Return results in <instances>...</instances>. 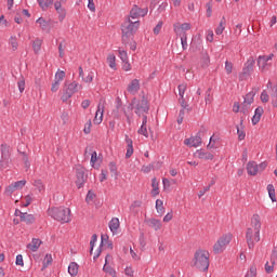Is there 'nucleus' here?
Segmentation results:
<instances>
[{
    "instance_id": "nucleus-62",
    "label": "nucleus",
    "mask_w": 277,
    "mask_h": 277,
    "mask_svg": "<svg viewBox=\"0 0 277 277\" xmlns=\"http://www.w3.org/2000/svg\"><path fill=\"white\" fill-rule=\"evenodd\" d=\"M271 261H275V263H277V246L273 248Z\"/></svg>"
},
{
    "instance_id": "nucleus-22",
    "label": "nucleus",
    "mask_w": 277,
    "mask_h": 277,
    "mask_svg": "<svg viewBox=\"0 0 277 277\" xmlns=\"http://www.w3.org/2000/svg\"><path fill=\"white\" fill-rule=\"evenodd\" d=\"M195 157H197V159H205L206 161H213V154L199 149L195 153Z\"/></svg>"
},
{
    "instance_id": "nucleus-12",
    "label": "nucleus",
    "mask_w": 277,
    "mask_h": 277,
    "mask_svg": "<svg viewBox=\"0 0 277 277\" xmlns=\"http://www.w3.org/2000/svg\"><path fill=\"white\" fill-rule=\"evenodd\" d=\"M87 180H88V176H85V169L81 166H78L76 168V185L78 189H81V187L85 185Z\"/></svg>"
},
{
    "instance_id": "nucleus-39",
    "label": "nucleus",
    "mask_w": 277,
    "mask_h": 277,
    "mask_svg": "<svg viewBox=\"0 0 277 277\" xmlns=\"http://www.w3.org/2000/svg\"><path fill=\"white\" fill-rule=\"evenodd\" d=\"M275 261L271 260L269 262L265 263V272L266 274H274V268L276 267Z\"/></svg>"
},
{
    "instance_id": "nucleus-59",
    "label": "nucleus",
    "mask_w": 277,
    "mask_h": 277,
    "mask_svg": "<svg viewBox=\"0 0 277 277\" xmlns=\"http://www.w3.org/2000/svg\"><path fill=\"white\" fill-rule=\"evenodd\" d=\"M15 265H19V267L25 266V262H23V255L22 254L16 255Z\"/></svg>"
},
{
    "instance_id": "nucleus-47",
    "label": "nucleus",
    "mask_w": 277,
    "mask_h": 277,
    "mask_svg": "<svg viewBox=\"0 0 277 277\" xmlns=\"http://www.w3.org/2000/svg\"><path fill=\"white\" fill-rule=\"evenodd\" d=\"M34 201V196L32 195H27L24 197V202H23V207H29L31 205V202Z\"/></svg>"
},
{
    "instance_id": "nucleus-61",
    "label": "nucleus",
    "mask_w": 277,
    "mask_h": 277,
    "mask_svg": "<svg viewBox=\"0 0 277 277\" xmlns=\"http://www.w3.org/2000/svg\"><path fill=\"white\" fill-rule=\"evenodd\" d=\"M161 27H163V22H159L157 26L154 28V34L158 36L161 32Z\"/></svg>"
},
{
    "instance_id": "nucleus-1",
    "label": "nucleus",
    "mask_w": 277,
    "mask_h": 277,
    "mask_svg": "<svg viewBox=\"0 0 277 277\" xmlns=\"http://www.w3.org/2000/svg\"><path fill=\"white\" fill-rule=\"evenodd\" d=\"M261 215L253 214L251 224L246 232V241L249 250H254V246L261 241Z\"/></svg>"
},
{
    "instance_id": "nucleus-43",
    "label": "nucleus",
    "mask_w": 277,
    "mask_h": 277,
    "mask_svg": "<svg viewBox=\"0 0 277 277\" xmlns=\"http://www.w3.org/2000/svg\"><path fill=\"white\" fill-rule=\"evenodd\" d=\"M96 163H98V154H96V151H93L91 154V166H92V168H98V166H96Z\"/></svg>"
},
{
    "instance_id": "nucleus-15",
    "label": "nucleus",
    "mask_w": 277,
    "mask_h": 277,
    "mask_svg": "<svg viewBox=\"0 0 277 277\" xmlns=\"http://www.w3.org/2000/svg\"><path fill=\"white\" fill-rule=\"evenodd\" d=\"M79 77L82 79L83 83H92L94 81V71L87 70L83 71V67H79Z\"/></svg>"
},
{
    "instance_id": "nucleus-55",
    "label": "nucleus",
    "mask_w": 277,
    "mask_h": 277,
    "mask_svg": "<svg viewBox=\"0 0 277 277\" xmlns=\"http://www.w3.org/2000/svg\"><path fill=\"white\" fill-rule=\"evenodd\" d=\"M237 135L238 140L241 142L242 140H246V131L237 127Z\"/></svg>"
},
{
    "instance_id": "nucleus-8",
    "label": "nucleus",
    "mask_w": 277,
    "mask_h": 277,
    "mask_svg": "<svg viewBox=\"0 0 277 277\" xmlns=\"http://www.w3.org/2000/svg\"><path fill=\"white\" fill-rule=\"evenodd\" d=\"M256 64V61L253 56H250L247 62L243 65L242 71L239 74V80L246 81L247 79H250V75L254 71V65Z\"/></svg>"
},
{
    "instance_id": "nucleus-24",
    "label": "nucleus",
    "mask_w": 277,
    "mask_h": 277,
    "mask_svg": "<svg viewBox=\"0 0 277 277\" xmlns=\"http://www.w3.org/2000/svg\"><path fill=\"white\" fill-rule=\"evenodd\" d=\"M37 25H39V28L41 29V31H47V34H49V31H51V23H49V21L44 19V17H39L36 21Z\"/></svg>"
},
{
    "instance_id": "nucleus-14",
    "label": "nucleus",
    "mask_w": 277,
    "mask_h": 277,
    "mask_svg": "<svg viewBox=\"0 0 277 277\" xmlns=\"http://www.w3.org/2000/svg\"><path fill=\"white\" fill-rule=\"evenodd\" d=\"M148 14V9H141L137 5H134L130 11V21H137L140 16H146Z\"/></svg>"
},
{
    "instance_id": "nucleus-63",
    "label": "nucleus",
    "mask_w": 277,
    "mask_h": 277,
    "mask_svg": "<svg viewBox=\"0 0 277 277\" xmlns=\"http://www.w3.org/2000/svg\"><path fill=\"white\" fill-rule=\"evenodd\" d=\"M183 50H187V37H180Z\"/></svg>"
},
{
    "instance_id": "nucleus-3",
    "label": "nucleus",
    "mask_w": 277,
    "mask_h": 277,
    "mask_svg": "<svg viewBox=\"0 0 277 277\" xmlns=\"http://www.w3.org/2000/svg\"><path fill=\"white\" fill-rule=\"evenodd\" d=\"M140 29V21H132L127 18L121 25L122 40L128 42L129 38H133V35Z\"/></svg>"
},
{
    "instance_id": "nucleus-2",
    "label": "nucleus",
    "mask_w": 277,
    "mask_h": 277,
    "mask_svg": "<svg viewBox=\"0 0 277 277\" xmlns=\"http://www.w3.org/2000/svg\"><path fill=\"white\" fill-rule=\"evenodd\" d=\"M211 253L207 249H198L194 253L193 267L198 269V272H209Z\"/></svg>"
},
{
    "instance_id": "nucleus-48",
    "label": "nucleus",
    "mask_w": 277,
    "mask_h": 277,
    "mask_svg": "<svg viewBox=\"0 0 277 277\" xmlns=\"http://www.w3.org/2000/svg\"><path fill=\"white\" fill-rule=\"evenodd\" d=\"M53 263V256L51 254H47L43 259V267H49Z\"/></svg>"
},
{
    "instance_id": "nucleus-5",
    "label": "nucleus",
    "mask_w": 277,
    "mask_h": 277,
    "mask_svg": "<svg viewBox=\"0 0 277 277\" xmlns=\"http://www.w3.org/2000/svg\"><path fill=\"white\" fill-rule=\"evenodd\" d=\"M79 90H83V85H81L79 82L77 81H72L70 83L65 82L63 87L62 101L66 103V101H68V98H71L72 94H77Z\"/></svg>"
},
{
    "instance_id": "nucleus-27",
    "label": "nucleus",
    "mask_w": 277,
    "mask_h": 277,
    "mask_svg": "<svg viewBox=\"0 0 277 277\" xmlns=\"http://www.w3.org/2000/svg\"><path fill=\"white\" fill-rule=\"evenodd\" d=\"M40 246H42V240L38 238H32L31 242L27 245V248L28 250H30V252H38Z\"/></svg>"
},
{
    "instance_id": "nucleus-40",
    "label": "nucleus",
    "mask_w": 277,
    "mask_h": 277,
    "mask_svg": "<svg viewBox=\"0 0 277 277\" xmlns=\"http://www.w3.org/2000/svg\"><path fill=\"white\" fill-rule=\"evenodd\" d=\"M156 211L160 215H163V213H166V208L163 207V200L161 199L156 200Z\"/></svg>"
},
{
    "instance_id": "nucleus-6",
    "label": "nucleus",
    "mask_w": 277,
    "mask_h": 277,
    "mask_svg": "<svg viewBox=\"0 0 277 277\" xmlns=\"http://www.w3.org/2000/svg\"><path fill=\"white\" fill-rule=\"evenodd\" d=\"M230 241H233V234H223L213 246L214 254H222L228 248Z\"/></svg>"
},
{
    "instance_id": "nucleus-42",
    "label": "nucleus",
    "mask_w": 277,
    "mask_h": 277,
    "mask_svg": "<svg viewBox=\"0 0 277 277\" xmlns=\"http://www.w3.org/2000/svg\"><path fill=\"white\" fill-rule=\"evenodd\" d=\"M9 44L12 51H16L18 49V40L16 39V37H11L9 40Z\"/></svg>"
},
{
    "instance_id": "nucleus-64",
    "label": "nucleus",
    "mask_w": 277,
    "mask_h": 277,
    "mask_svg": "<svg viewBox=\"0 0 277 277\" xmlns=\"http://www.w3.org/2000/svg\"><path fill=\"white\" fill-rule=\"evenodd\" d=\"M213 30H208L207 31V36L206 39L208 40V42H213Z\"/></svg>"
},
{
    "instance_id": "nucleus-16",
    "label": "nucleus",
    "mask_w": 277,
    "mask_h": 277,
    "mask_svg": "<svg viewBox=\"0 0 277 277\" xmlns=\"http://www.w3.org/2000/svg\"><path fill=\"white\" fill-rule=\"evenodd\" d=\"M103 114H105V102H100L93 119L94 124H101L103 122Z\"/></svg>"
},
{
    "instance_id": "nucleus-37",
    "label": "nucleus",
    "mask_w": 277,
    "mask_h": 277,
    "mask_svg": "<svg viewBox=\"0 0 277 277\" xmlns=\"http://www.w3.org/2000/svg\"><path fill=\"white\" fill-rule=\"evenodd\" d=\"M224 29H226V18L223 17L215 29L216 36H222L224 34Z\"/></svg>"
},
{
    "instance_id": "nucleus-23",
    "label": "nucleus",
    "mask_w": 277,
    "mask_h": 277,
    "mask_svg": "<svg viewBox=\"0 0 277 277\" xmlns=\"http://www.w3.org/2000/svg\"><path fill=\"white\" fill-rule=\"evenodd\" d=\"M254 103V92H250L245 96V101L242 104V111L243 114H246V111H248V107H250V105Z\"/></svg>"
},
{
    "instance_id": "nucleus-21",
    "label": "nucleus",
    "mask_w": 277,
    "mask_h": 277,
    "mask_svg": "<svg viewBox=\"0 0 277 277\" xmlns=\"http://www.w3.org/2000/svg\"><path fill=\"white\" fill-rule=\"evenodd\" d=\"M16 215H18L19 220L22 222H25L26 224H34V222H36V216H34V214H28V213H23L21 211H16Z\"/></svg>"
},
{
    "instance_id": "nucleus-11",
    "label": "nucleus",
    "mask_w": 277,
    "mask_h": 277,
    "mask_svg": "<svg viewBox=\"0 0 277 277\" xmlns=\"http://www.w3.org/2000/svg\"><path fill=\"white\" fill-rule=\"evenodd\" d=\"M189 29H192V24L189 23H175L173 25V31L175 34V36H177V38H185L187 37V31H189Z\"/></svg>"
},
{
    "instance_id": "nucleus-36",
    "label": "nucleus",
    "mask_w": 277,
    "mask_h": 277,
    "mask_svg": "<svg viewBox=\"0 0 277 277\" xmlns=\"http://www.w3.org/2000/svg\"><path fill=\"white\" fill-rule=\"evenodd\" d=\"M118 228H120V220H118V217L111 219L109 222V229L115 234Z\"/></svg>"
},
{
    "instance_id": "nucleus-50",
    "label": "nucleus",
    "mask_w": 277,
    "mask_h": 277,
    "mask_svg": "<svg viewBox=\"0 0 277 277\" xmlns=\"http://www.w3.org/2000/svg\"><path fill=\"white\" fill-rule=\"evenodd\" d=\"M173 219H174V213L171 211V212H168V213L163 216L162 222H164L166 224H168V222H172Z\"/></svg>"
},
{
    "instance_id": "nucleus-58",
    "label": "nucleus",
    "mask_w": 277,
    "mask_h": 277,
    "mask_svg": "<svg viewBox=\"0 0 277 277\" xmlns=\"http://www.w3.org/2000/svg\"><path fill=\"white\" fill-rule=\"evenodd\" d=\"M37 2L39 3L41 10L47 11L49 9V3L48 1L45 0H37Z\"/></svg>"
},
{
    "instance_id": "nucleus-52",
    "label": "nucleus",
    "mask_w": 277,
    "mask_h": 277,
    "mask_svg": "<svg viewBox=\"0 0 277 277\" xmlns=\"http://www.w3.org/2000/svg\"><path fill=\"white\" fill-rule=\"evenodd\" d=\"M17 88H18L21 94H23V92H25V78H22L18 80Z\"/></svg>"
},
{
    "instance_id": "nucleus-60",
    "label": "nucleus",
    "mask_w": 277,
    "mask_h": 277,
    "mask_svg": "<svg viewBox=\"0 0 277 277\" xmlns=\"http://www.w3.org/2000/svg\"><path fill=\"white\" fill-rule=\"evenodd\" d=\"M122 69L126 72H129V70H131V63H129V60L128 61H122Z\"/></svg>"
},
{
    "instance_id": "nucleus-33",
    "label": "nucleus",
    "mask_w": 277,
    "mask_h": 277,
    "mask_svg": "<svg viewBox=\"0 0 277 277\" xmlns=\"http://www.w3.org/2000/svg\"><path fill=\"white\" fill-rule=\"evenodd\" d=\"M68 274L71 277H75V276H77V274H79V264H77V262H71L68 265Z\"/></svg>"
},
{
    "instance_id": "nucleus-17",
    "label": "nucleus",
    "mask_w": 277,
    "mask_h": 277,
    "mask_svg": "<svg viewBox=\"0 0 277 277\" xmlns=\"http://www.w3.org/2000/svg\"><path fill=\"white\" fill-rule=\"evenodd\" d=\"M27 185V181L25 180H21L17 182H14L13 184H11L6 189H5V194L12 195L14 194V192L18 190V189H23V187Z\"/></svg>"
},
{
    "instance_id": "nucleus-20",
    "label": "nucleus",
    "mask_w": 277,
    "mask_h": 277,
    "mask_svg": "<svg viewBox=\"0 0 277 277\" xmlns=\"http://www.w3.org/2000/svg\"><path fill=\"white\" fill-rule=\"evenodd\" d=\"M184 144L185 146H189V148H198V146L202 144V138H200V136H193L190 138H186Z\"/></svg>"
},
{
    "instance_id": "nucleus-25",
    "label": "nucleus",
    "mask_w": 277,
    "mask_h": 277,
    "mask_svg": "<svg viewBox=\"0 0 277 277\" xmlns=\"http://www.w3.org/2000/svg\"><path fill=\"white\" fill-rule=\"evenodd\" d=\"M146 222L149 228H153V230H161V228H163V224L159 221V219L153 217L148 219Z\"/></svg>"
},
{
    "instance_id": "nucleus-35",
    "label": "nucleus",
    "mask_w": 277,
    "mask_h": 277,
    "mask_svg": "<svg viewBox=\"0 0 277 277\" xmlns=\"http://www.w3.org/2000/svg\"><path fill=\"white\" fill-rule=\"evenodd\" d=\"M207 148H220V137L215 135L211 136Z\"/></svg>"
},
{
    "instance_id": "nucleus-28",
    "label": "nucleus",
    "mask_w": 277,
    "mask_h": 277,
    "mask_svg": "<svg viewBox=\"0 0 277 277\" xmlns=\"http://www.w3.org/2000/svg\"><path fill=\"white\" fill-rule=\"evenodd\" d=\"M137 133L140 135H144V137H148V117L146 116L143 117V122Z\"/></svg>"
},
{
    "instance_id": "nucleus-19",
    "label": "nucleus",
    "mask_w": 277,
    "mask_h": 277,
    "mask_svg": "<svg viewBox=\"0 0 277 277\" xmlns=\"http://www.w3.org/2000/svg\"><path fill=\"white\" fill-rule=\"evenodd\" d=\"M140 88H141L140 80L133 79L128 84L127 91L129 92V94H132V96H135V94H137V92H140Z\"/></svg>"
},
{
    "instance_id": "nucleus-53",
    "label": "nucleus",
    "mask_w": 277,
    "mask_h": 277,
    "mask_svg": "<svg viewBox=\"0 0 277 277\" xmlns=\"http://www.w3.org/2000/svg\"><path fill=\"white\" fill-rule=\"evenodd\" d=\"M119 57H120L121 62L129 61V54H127V51H124V50H119Z\"/></svg>"
},
{
    "instance_id": "nucleus-54",
    "label": "nucleus",
    "mask_w": 277,
    "mask_h": 277,
    "mask_svg": "<svg viewBox=\"0 0 277 277\" xmlns=\"http://www.w3.org/2000/svg\"><path fill=\"white\" fill-rule=\"evenodd\" d=\"M94 198H96V195L92 190H89L85 201L90 205V202H94Z\"/></svg>"
},
{
    "instance_id": "nucleus-32",
    "label": "nucleus",
    "mask_w": 277,
    "mask_h": 277,
    "mask_svg": "<svg viewBox=\"0 0 277 277\" xmlns=\"http://www.w3.org/2000/svg\"><path fill=\"white\" fill-rule=\"evenodd\" d=\"M151 196L155 198L159 196V181H157V177H154L151 180Z\"/></svg>"
},
{
    "instance_id": "nucleus-41",
    "label": "nucleus",
    "mask_w": 277,
    "mask_h": 277,
    "mask_svg": "<svg viewBox=\"0 0 277 277\" xmlns=\"http://www.w3.org/2000/svg\"><path fill=\"white\" fill-rule=\"evenodd\" d=\"M267 192H268V196H269L271 200L273 202H276V189L274 188V185L268 184Z\"/></svg>"
},
{
    "instance_id": "nucleus-29",
    "label": "nucleus",
    "mask_w": 277,
    "mask_h": 277,
    "mask_svg": "<svg viewBox=\"0 0 277 277\" xmlns=\"http://www.w3.org/2000/svg\"><path fill=\"white\" fill-rule=\"evenodd\" d=\"M110 259H111V255H106L105 265L103 269L106 272V274H108V276L116 277V271L111 268V266H107V263H109Z\"/></svg>"
},
{
    "instance_id": "nucleus-49",
    "label": "nucleus",
    "mask_w": 277,
    "mask_h": 277,
    "mask_svg": "<svg viewBox=\"0 0 277 277\" xmlns=\"http://www.w3.org/2000/svg\"><path fill=\"white\" fill-rule=\"evenodd\" d=\"M91 132H92V120H89L87 124H84L83 133H85V135H90Z\"/></svg>"
},
{
    "instance_id": "nucleus-56",
    "label": "nucleus",
    "mask_w": 277,
    "mask_h": 277,
    "mask_svg": "<svg viewBox=\"0 0 277 277\" xmlns=\"http://www.w3.org/2000/svg\"><path fill=\"white\" fill-rule=\"evenodd\" d=\"M272 104L273 107H277V87L273 90Z\"/></svg>"
},
{
    "instance_id": "nucleus-26",
    "label": "nucleus",
    "mask_w": 277,
    "mask_h": 277,
    "mask_svg": "<svg viewBox=\"0 0 277 277\" xmlns=\"http://www.w3.org/2000/svg\"><path fill=\"white\" fill-rule=\"evenodd\" d=\"M264 111L265 110L261 106L255 109L254 115L251 119L253 126H256L259 124V122H261V117L263 116Z\"/></svg>"
},
{
    "instance_id": "nucleus-57",
    "label": "nucleus",
    "mask_w": 277,
    "mask_h": 277,
    "mask_svg": "<svg viewBox=\"0 0 277 277\" xmlns=\"http://www.w3.org/2000/svg\"><path fill=\"white\" fill-rule=\"evenodd\" d=\"M34 185L37 187V189H39V192H44V184H42V181L36 180Z\"/></svg>"
},
{
    "instance_id": "nucleus-7",
    "label": "nucleus",
    "mask_w": 277,
    "mask_h": 277,
    "mask_svg": "<svg viewBox=\"0 0 277 277\" xmlns=\"http://www.w3.org/2000/svg\"><path fill=\"white\" fill-rule=\"evenodd\" d=\"M131 109H133L137 116L148 114V100L146 97H143L142 100L133 98L131 102Z\"/></svg>"
},
{
    "instance_id": "nucleus-34",
    "label": "nucleus",
    "mask_w": 277,
    "mask_h": 277,
    "mask_svg": "<svg viewBox=\"0 0 277 277\" xmlns=\"http://www.w3.org/2000/svg\"><path fill=\"white\" fill-rule=\"evenodd\" d=\"M101 246L103 248H107L108 250H114V242H111V240H109V237L105 235H102Z\"/></svg>"
},
{
    "instance_id": "nucleus-9",
    "label": "nucleus",
    "mask_w": 277,
    "mask_h": 277,
    "mask_svg": "<svg viewBox=\"0 0 277 277\" xmlns=\"http://www.w3.org/2000/svg\"><path fill=\"white\" fill-rule=\"evenodd\" d=\"M274 60V53L269 55H260L258 57V67L260 72H267L272 68V61Z\"/></svg>"
},
{
    "instance_id": "nucleus-45",
    "label": "nucleus",
    "mask_w": 277,
    "mask_h": 277,
    "mask_svg": "<svg viewBox=\"0 0 277 277\" xmlns=\"http://www.w3.org/2000/svg\"><path fill=\"white\" fill-rule=\"evenodd\" d=\"M256 272H258L256 265H251L249 271L246 274V277H256V274H258Z\"/></svg>"
},
{
    "instance_id": "nucleus-30",
    "label": "nucleus",
    "mask_w": 277,
    "mask_h": 277,
    "mask_svg": "<svg viewBox=\"0 0 277 277\" xmlns=\"http://www.w3.org/2000/svg\"><path fill=\"white\" fill-rule=\"evenodd\" d=\"M106 62L111 70H116L118 68V65L116 64V54L109 53L107 55Z\"/></svg>"
},
{
    "instance_id": "nucleus-31",
    "label": "nucleus",
    "mask_w": 277,
    "mask_h": 277,
    "mask_svg": "<svg viewBox=\"0 0 277 277\" xmlns=\"http://www.w3.org/2000/svg\"><path fill=\"white\" fill-rule=\"evenodd\" d=\"M126 143H127L126 158L130 159V157L133 156V140L129 138V136H126Z\"/></svg>"
},
{
    "instance_id": "nucleus-4",
    "label": "nucleus",
    "mask_w": 277,
    "mask_h": 277,
    "mask_svg": "<svg viewBox=\"0 0 277 277\" xmlns=\"http://www.w3.org/2000/svg\"><path fill=\"white\" fill-rule=\"evenodd\" d=\"M48 215L62 224H68L70 222V208H50Z\"/></svg>"
},
{
    "instance_id": "nucleus-38",
    "label": "nucleus",
    "mask_w": 277,
    "mask_h": 277,
    "mask_svg": "<svg viewBox=\"0 0 277 277\" xmlns=\"http://www.w3.org/2000/svg\"><path fill=\"white\" fill-rule=\"evenodd\" d=\"M42 49V39L37 38L35 41H32V50L36 54L40 53Z\"/></svg>"
},
{
    "instance_id": "nucleus-51",
    "label": "nucleus",
    "mask_w": 277,
    "mask_h": 277,
    "mask_svg": "<svg viewBox=\"0 0 277 277\" xmlns=\"http://www.w3.org/2000/svg\"><path fill=\"white\" fill-rule=\"evenodd\" d=\"M233 68H234L233 63L226 61L225 62V71L227 72V75H232L233 74Z\"/></svg>"
},
{
    "instance_id": "nucleus-13",
    "label": "nucleus",
    "mask_w": 277,
    "mask_h": 277,
    "mask_svg": "<svg viewBox=\"0 0 277 277\" xmlns=\"http://www.w3.org/2000/svg\"><path fill=\"white\" fill-rule=\"evenodd\" d=\"M66 78V71L64 70H57L54 76V81L51 85V92L55 93L57 90H60V85H62V82Z\"/></svg>"
},
{
    "instance_id": "nucleus-18",
    "label": "nucleus",
    "mask_w": 277,
    "mask_h": 277,
    "mask_svg": "<svg viewBox=\"0 0 277 277\" xmlns=\"http://www.w3.org/2000/svg\"><path fill=\"white\" fill-rule=\"evenodd\" d=\"M96 241H98V236H96V234H94L91 237V241H90V246H91V254H94V259H98V256H101V252L102 249L101 247H97L94 251V246H96Z\"/></svg>"
},
{
    "instance_id": "nucleus-10",
    "label": "nucleus",
    "mask_w": 277,
    "mask_h": 277,
    "mask_svg": "<svg viewBox=\"0 0 277 277\" xmlns=\"http://www.w3.org/2000/svg\"><path fill=\"white\" fill-rule=\"evenodd\" d=\"M267 168V162H261L258 164L255 161H249L247 163V172L250 176H256L259 172H263Z\"/></svg>"
},
{
    "instance_id": "nucleus-46",
    "label": "nucleus",
    "mask_w": 277,
    "mask_h": 277,
    "mask_svg": "<svg viewBox=\"0 0 277 277\" xmlns=\"http://www.w3.org/2000/svg\"><path fill=\"white\" fill-rule=\"evenodd\" d=\"M56 12L58 14V21L62 23L66 18V9L61 6V9H56Z\"/></svg>"
},
{
    "instance_id": "nucleus-44",
    "label": "nucleus",
    "mask_w": 277,
    "mask_h": 277,
    "mask_svg": "<svg viewBox=\"0 0 277 277\" xmlns=\"http://www.w3.org/2000/svg\"><path fill=\"white\" fill-rule=\"evenodd\" d=\"M179 95L181 98L185 97V92H187V83H182L177 87Z\"/></svg>"
}]
</instances>
